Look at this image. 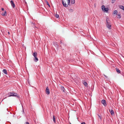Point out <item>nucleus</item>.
<instances>
[{"label":"nucleus","instance_id":"f257e3e1","mask_svg":"<svg viewBox=\"0 0 124 124\" xmlns=\"http://www.w3.org/2000/svg\"><path fill=\"white\" fill-rule=\"evenodd\" d=\"M6 95L8 97L14 96L18 98H20V96L17 93L13 92L8 93Z\"/></svg>","mask_w":124,"mask_h":124},{"label":"nucleus","instance_id":"f03ea898","mask_svg":"<svg viewBox=\"0 0 124 124\" xmlns=\"http://www.w3.org/2000/svg\"><path fill=\"white\" fill-rule=\"evenodd\" d=\"M106 21V27L109 29H111V24L110 23L109 19L108 18H107Z\"/></svg>","mask_w":124,"mask_h":124},{"label":"nucleus","instance_id":"7ed1b4c3","mask_svg":"<svg viewBox=\"0 0 124 124\" xmlns=\"http://www.w3.org/2000/svg\"><path fill=\"white\" fill-rule=\"evenodd\" d=\"M33 55L34 57V60L35 62H37L38 60V58L37 57V52H34L33 54Z\"/></svg>","mask_w":124,"mask_h":124},{"label":"nucleus","instance_id":"20e7f679","mask_svg":"<svg viewBox=\"0 0 124 124\" xmlns=\"http://www.w3.org/2000/svg\"><path fill=\"white\" fill-rule=\"evenodd\" d=\"M101 9L103 11L106 12H107L108 10V8H105V6L103 5L102 6Z\"/></svg>","mask_w":124,"mask_h":124},{"label":"nucleus","instance_id":"39448f33","mask_svg":"<svg viewBox=\"0 0 124 124\" xmlns=\"http://www.w3.org/2000/svg\"><path fill=\"white\" fill-rule=\"evenodd\" d=\"M46 93L47 95H49L50 93V92L49 89L47 87L46 89Z\"/></svg>","mask_w":124,"mask_h":124},{"label":"nucleus","instance_id":"423d86ee","mask_svg":"<svg viewBox=\"0 0 124 124\" xmlns=\"http://www.w3.org/2000/svg\"><path fill=\"white\" fill-rule=\"evenodd\" d=\"M101 102L105 106H106L107 105V104H106V102L105 100L104 99L102 100Z\"/></svg>","mask_w":124,"mask_h":124},{"label":"nucleus","instance_id":"0eeeda50","mask_svg":"<svg viewBox=\"0 0 124 124\" xmlns=\"http://www.w3.org/2000/svg\"><path fill=\"white\" fill-rule=\"evenodd\" d=\"M10 3L11 4V5L12 6L13 8H15V3L13 2V1L12 0H11Z\"/></svg>","mask_w":124,"mask_h":124},{"label":"nucleus","instance_id":"6e6552de","mask_svg":"<svg viewBox=\"0 0 124 124\" xmlns=\"http://www.w3.org/2000/svg\"><path fill=\"white\" fill-rule=\"evenodd\" d=\"M62 0V4L63 5V6L66 7H68V5L66 3V2L64 3L63 0Z\"/></svg>","mask_w":124,"mask_h":124},{"label":"nucleus","instance_id":"1a4fd4ad","mask_svg":"<svg viewBox=\"0 0 124 124\" xmlns=\"http://www.w3.org/2000/svg\"><path fill=\"white\" fill-rule=\"evenodd\" d=\"M109 111L110 113H111L112 115H113L114 114V112L113 110L112 109H111V110L110 109H109Z\"/></svg>","mask_w":124,"mask_h":124},{"label":"nucleus","instance_id":"9d476101","mask_svg":"<svg viewBox=\"0 0 124 124\" xmlns=\"http://www.w3.org/2000/svg\"><path fill=\"white\" fill-rule=\"evenodd\" d=\"M61 90L63 92H65V90L64 87L63 86H61Z\"/></svg>","mask_w":124,"mask_h":124},{"label":"nucleus","instance_id":"9b49d317","mask_svg":"<svg viewBox=\"0 0 124 124\" xmlns=\"http://www.w3.org/2000/svg\"><path fill=\"white\" fill-rule=\"evenodd\" d=\"M3 72L5 74H7V70L6 69H4L2 70Z\"/></svg>","mask_w":124,"mask_h":124},{"label":"nucleus","instance_id":"f8f14e48","mask_svg":"<svg viewBox=\"0 0 124 124\" xmlns=\"http://www.w3.org/2000/svg\"><path fill=\"white\" fill-rule=\"evenodd\" d=\"M83 83L84 85L86 87H88L87 84V82H85V81L83 82Z\"/></svg>","mask_w":124,"mask_h":124},{"label":"nucleus","instance_id":"ddd939ff","mask_svg":"<svg viewBox=\"0 0 124 124\" xmlns=\"http://www.w3.org/2000/svg\"><path fill=\"white\" fill-rule=\"evenodd\" d=\"M116 72L118 73H121L120 70L118 68H116Z\"/></svg>","mask_w":124,"mask_h":124},{"label":"nucleus","instance_id":"4468645a","mask_svg":"<svg viewBox=\"0 0 124 124\" xmlns=\"http://www.w3.org/2000/svg\"><path fill=\"white\" fill-rule=\"evenodd\" d=\"M119 8L123 10H124V7L122 5H120L119 6Z\"/></svg>","mask_w":124,"mask_h":124},{"label":"nucleus","instance_id":"2eb2a0df","mask_svg":"<svg viewBox=\"0 0 124 124\" xmlns=\"http://www.w3.org/2000/svg\"><path fill=\"white\" fill-rule=\"evenodd\" d=\"M117 12H118L117 10H115L114 11L113 14H116V15L117 14Z\"/></svg>","mask_w":124,"mask_h":124},{"label":"nucleus","instance_id":"dca6fc26","mask_svg":"<svg viewBox=\"0 0 124 124\" xmlns=\"http://www.w3.org/2000/svg\"><path fill=\"white\" fill-rule=\"evenodd\" d=\"M53 120L54 122V123H56L55 118V117L54 115H53Z\"/></svg>","mask_w":124,"mask_h":124},{"label":"nucleus","instance_id":"f3484780","mask_svg":"<svg viewBox=\"0 0 124 124\" xmlns=\"http://www.w3.org/2000/svg\"><path fill=\"white\" fill-rule=\"evenodd\" d=\"M3 16H6L7 15L6 11H5L4 12V13H2L1 14Z\"/></svg>","mask_w":124,"mask_h":124},{"label":"nucleus","instance_id":"a211bd4d","mask_svg":"<svg viewBox=\"0 0 124 124\" xmlns=\"http://www.w3.org/2000/svg\"><path fill=\"white\" fill-rule=\"evenodd\" d=\"M97 115H98L99 117L100 118V120H102V116L101 115H99V114H98Z\"/></svg>","mask_w":124,"mask_h":124},{"label":"nucleus","instance_id":"6ab92c4d","mask_svg":"<svg viewBox=\"0 0 124 124\" xmlns=\"http://www.w3.org/2000/svg\"><path fill=\"white\" fill-rule=\"evenodd\" d=\"M71 2L72 4H74L75 3V0H71Z\"/></svg>","mask_w":124,"mask_h":124},{"label":"nucleus","instance_id":"aec40b11","mask_svg":"<svg viewBox=\"0 0 124 124\" xmlns=\"http://www.w3.org/2000/svg\"><path fill=\"white\" fill-rule=\"evenodd\" d=\"M117 16H118V17H117V18H121V16L120 14H118Z\"/></svg>","mask_w":124,"mask_h":124},{"label":"nucleus","instance_id":"412c9836","mask_svg":"<svg viewBox=\"0 0 124 124\" xmlns=\"http://www.w3.org/2000/svg\"><path fill=\"white\" fill-rule=\"evenodd\" d=\"M55 17L57 18H58L59 17V15L57 14H56L55 15Z\"/></svg>","mask_w":124,"mask_h":124},{"label":"nucleus","instance_id":"4be33fe9","mask_svg":"<svg viewBox=\"0 0 124 124\" xmlns=\"http://www.w3.org/2000/svg\"><path fill=\"white\" fill-rule=\"evenodd\" d=\"M116 0H111V2L112 3H114L116 1Z\"/></svg>","mask_w":124,"mask_h":124},{"label":"nucleus","instance_id":"5701e85b","mask_svg":"<svg viewBox=\"0 0 124 124\" xmlns=\"http://www.w3.org/2000/svg\"><path fill=\"white\" fill-rule=\"evenodd\" d=\"M68 5H70V1H68Z\"/></svg>","mask_w":124,"mask_h":124},{"label":"nucleus","instance_id":"b1692460","mask_svg":"<svg viewBox=\"0 0 124 124\" xmlns=\"http://www.w3.org/2000/svg\"><path fill=\"white\" fill-rule=\"evenodd\" d=\"M46 4L49 7H50V6L49 5V4L48 2H47L46 3Z\"/></svg>","mask_w":124,"mask_h":124},{"label":"nucleus","instance_id":"393cba45","mask_svg":"<svg viewBox=\"0 0 124 124\" xmlns=\"http://www.w3.org/2000/svg\"><path fill=\"white\" fill-rule=\"evenodd\" d=\"M69 10L70 12H72L73 11V10L72 9H70Z\"/></svg>","mask_w":124,"mask_h":124},{"label":"nucleus","instance_id":"a878e982","mask_svg":"<svg viewBox=\"0 0 124 124\" xmlns=\"http://www.w3.org/2000/svg\"><path fill=\"white\" fill-rule=\"evenodd\" d=\"M31 24H32L33 25H34V23H33L32 22H31Z\"/></svg>","mask_w":124,"mask_h":124},{"label":"nucleus","instance_id":"bb28decb","mask_svg":"<svg viewBox=\"0 0 124 124\" xmlns=\"http://www.w3.org/2000/svg\"><path fill=\"white\" fill-rule=\"evenodd\" d=\"M25 124H29V123L28 122H26L25 123Z\"/></svg>","mask_w":124,"mask_h":124},{"label":"nucleus","instance_id":"cd10ccee","mask_svg":"<svg viewBox=\"0 0 124 124\" xmlns=\"http://www.w3.org/2000/svg\"><path fill=\"white\" fill-rule=\"evenodd\" d=\"M55 44H56V46H59V45H58V44H57V43H56V42H55Z\"/></svg>","mask_w":124,"mask_h":124},{"label":"nucleus","instance_id":"c85d7f7f","mask_svg":"<svg viewBox=\"0 0 124 124\" xmlns=\"http://www.w3.org/2000/svg\"><path fill=\"white\" fill-rule=\"evenodd\" d=\"M81 124H86L84 122H83L81 123Z\"/></svg>","mask_w":124,"mask_h":124},{"label":"nucleus","instance_id":"c756f323","mask_svg":"<svg viewBox=\"0 0 124 124\" xmlns=\"http://www.w3.org/2000/svg\"><path fill=\"white\" fill-rule=\"evenodd\" d=\"M1 9L2 11H4V9L3 8H2Z\"/></svg>","mask_w":124,"mask_h":124},{"label":"nucleus","instance_id":"7c9ffc66","mask_svg":"<svg viewBox=\"0 0 124 124\" xmlns=\"http://www.w3.org/2000/svg\"><path fill=\"white\" fill-rule=\"evenodd\" d=\"M60 43H61V44L62 43V41H60Z\"/></svg>","mask_w":124,"mask_h":124},{"label":"nucleus","instance_id":"2f4dec72","mask_svg":"<svg viewBox=\"0 0 124 124\" xmlns=\"http://www.w3.org/2000/svg\"><path fill=\"white\" fill-rule=\"evenodd\" d=\"M45 2H46V3L47 2H48L47 0H45Z\"/></svg>","mask_w":124,"mask_h":124},{"label":"nucleus","instance_id":"473e14b6","mask_svg":"<svg viewBox=\"0 0 124 124\" xmlns=\"http://www.w3.org/2000/svg\"><path fill=\"white\" fill-rule=\"evenodd\" d=\"M8 34H10V32H9V31H8Z\"/></svg>","mask_w":124,"mask_h":124},{"label":"nucleus","instance_id":"72a5a7b5","mask_svg":"<svg viewBox=\"0 0 124 124\" xmlns=\"http://www.w3.org/2000/svg\"><path fill=\"white\" fill-rule=\"evenodd\" d=\"M6 98V97H5V98H4V99H5V98Z\"/></svg>","mask_w":124,"mask_h":124},{"label":"nucleus","instance_id":"f704fd0d","mask_svg":"<svg viewBox=\"0 0 124 124\" xmlns=\"http://www.w3.org/2000/svg\"><path fill=\"white\" fill-rule=\"evenodd\" d=\"M68 1H70V0H67Z\"/></svg>","mask_w":124,"mask_h":124}]
</instances>
